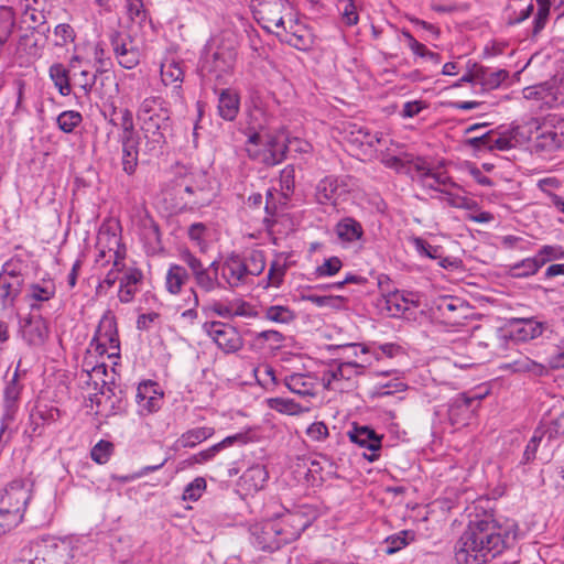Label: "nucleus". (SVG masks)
Returning a JSON list of instances; mask_svg holds the SVG:
<instances>
[{
	"label": "nucleus",
	"instance_id": "obj_1",
	"mask_svg": "<svg viewBox=\"0 0 564 564\" xmlns=\"http://www.w3.org/2000/svg\"><path fill=\"white\" fill-rule=\"evenodd\" d=\"M509 533L491 517L469 522L455 544L457 564H486L508 546Z\"/></svg>",
	"mask_w": 564,
	"mask_h": 564
},
{
	"label": "nucleus",
	"instance_id": "obj_2",
	"mask_svg": "<svg viewBox=\"0 0 564 564\" xmlns=\"http://www.w3.org/2000/svg\"><path fill=\"white\" fill-rule=\"evenodd\" d=\"M31 499L30 485L21 479L11 481L0 491V517H7L9 523H19L29 500Z\"/></svg>",
	"mask_w": 564,
	"mask_h": 564
},
{
	"label": "nucleus",
	"instance_id": "obj_3",
	"mask_svg": "<svg viewBox=\"0 0 564 564\" xmlns=\"http://www.w3.org/2000/svg\"><path fill=\"white\" fill-rule=\"evenodd\" d=\"M288 151L286 139L252 133L248 138L247 152L250 158L260 160L268 166L281 163Z\"/></svg>",
	"mask_w": 564,
	"mask_h": 564
},
{
	"label": "nucleus",
	"instance_id": "obj_4",
	"mask_svg": "<svg viewBox=\"0 0 564 564\" xmlns=\"http://www.w3.org/2000/svg\"><path fill=\"white\" fill-rule=\"evenodd\" d=\"M250 9L257 22L269 32L283 28L293 11L289 0H250Z\"/></svg>",
	"mask_w": 564,
	"mask_h": 564
},
{
	"label": "nucleus",
	"instance_id": "obj_5",
	"mask_svg": "<svg viewBox=\"0 0 564 564\" xmlns=\"http://www.w3.org/2000/svg\"><path fill=\"white\" fill-rule=\"evenodd\" d=\"M89 347L100 356L105 354H107L109 358L120 356V339L117 321L115 315L110 312H107L101 317Z\"/></svg>",
	"mask_w": 564,
	"mask_h": 564
},
{
	"label": "nucleus",
	"instance_id": "obj_6",
	"mask_svg": "<svg viewBox=\"0 0 564 564\" xmlns=\"http://www.w3.org/2000/svg\"><path fill=\"white\" fill-rule=\"evenodd\" d=\"M314 520L313 512H306V508H299L286 511L280 518L274 520L278 524L282 541L289 544L300 538L301 533L311 525Z\"/></svg>",
	"mask_w": 564,
	"mask_h": 564
},
{
	"label": "nucleus",
	"instance_id": "obj_7",
	"mask_svg": "<svg viewBox=\"0 0 564 564\" xmlns=\"http://www.w3.org/2000/svg\"><path fill=\"white\" fill-rule=\"evenodd\" d=\"M109 41L120 66L132 69L139 65L141 51L129 33L113 30L109 35Z\"/></svg>",
	"mask_w": 564,
	"mask_h": 564
},
{
	"label": "nucleus",
	"instance_id": "obj_8",
	"mask_svg": "<svg viewBox=\"0 0 564 564\" xmlns=\"http://www.w3.org/2000/svg\"><path fill=\"white\" fill-rule=\"evenodd\" d=\"M204 332L226 354L236 352L243 346L242 337L236 327L223 322H206Z\"/></svg>",
	"mask_w": 564,
	"mask_h": 564
},
{
	"label": "nucleus",
	"instance_id": "obj_9",
	"mask_svg": "<svg viewBox=\"0 0 564 564\" xmlns=\"http://www.w3.org/2000/svg\"><path fill=\"white\" fill-rule=\"evenodd\" d=\"M536 130V149L551 152L564 145V120L561 117L547 116Z\"/></svg>",
	"mask_w": 564,
	"mask_h": 564
},
{
	"label": "nucleus",
	"instance_id": "obj_10",
	"mask_svg": "<svg viewBox=\"0 0 564 564\" xmlns=\"http://www.w3.org/2000/svg\"><path fill=\"white\" fill-rule=\"evenodd\" d=\"M249 531L251 544L260 551L272 553L285 545L274 520L254 523Z\"/></svg>",
	"mask_w": 564,
	"mask_h": 564
},
{
	"label": "nucleus",
	"instance_id": "obj_11",
	"mask_svg": "<svg viewBox=\"0 0 564 564\" xmlns=\"http://www.w3.org/2000/svg\"><path fill=\"white\" fill-rule=\"evenodd\" d=\"M140 128L147 140L145 147L150 152L160 151L165 144V131L170 127V112L149 116L140 119Z\"/></svg>",
	"mask_w": 564,
	"mask_h": 564
},
{
	"label": "nucleus",
	"instance_id": "obj_12",
	"mask_svg": "<svg viewBox=\"0 0 564 564\" xmlns=\"http://www.w3.org/2000/svg\"><path fill=\"white\" fill-rule=\"evenodd\" d=\"M20 334L30 347L43 346L50 337V326L41 314L31 312L20 318Z\"/></svg>",
	"mask_w": 564,
	"mask_h": 564
},
{
	"label": "nucleus",
	"instance_id": "obj_13",
	"mask_svg": "<svg viewBox=\"0 0 564 564\" xmlns=\"http://www.w3.org/2000/svg\"><path fill=\"white\" fill-rule=\"evenodd\" d=\"M276 30L275 34L281 42L288 43L297 50L305 51L313 43L312 33L307 26L297 19H293L292 15L284 21L283 28Z\"/></svg>",
	"mask_w": 564,
	"mask_h": 564
},
{
	"label": "nucleus",
	"instance_id": "obj_14",
	"mask_svg": "<svg viewBox=\"0 0 564 564\" xmlns=\"http://www.w3.org/2000/svg\"><path fill=\"white\" fill-rule=\"evenodd\" d=\"M96 249L98 250L96 263L101 267L110 263L113 254L120 256V252L126 250L121 242V236L111 230L110 227L105 226L98 232Z\"/></svg>",
	"mask_w": 564,
	"mask_h": 564
},
{
	"label": "nucleus",
	"instance_id": "obj_15",
	"mask_svg": "<svg viewBox=\"0 0 564 564\" xmlns=\"http://www.w3.org/2000/svg\"><path fill=\"white\" fill-rule=\"evenodd\" d=\"M141 414H151L161 409L163 392L154 381H143L138 386L135 395Z\"/></svg>",
	"mask_w": 564,
	"mask_h": 564
},
{
	"label": "nucleus",
	"instance_id": "obj_16",
	"mask_svg": "<svg viewBox=\"0 0 564 564\" xmlns=\"http://www.w3.org/2000/svg\"><path fill=\"white\" fill-rule=\"evenodd\" d=\"M221 276L230 288H238L247 283L248 269L245 259L239 254H229L221 263Z\"/></svg>",
	"mask_w": 564,
	"mask_h": 564
},
{
	"label": "nucleus",
	"instance_id": "obj_17",
	"mask_svg": "<svg viewBox=\"0 0 564 564\" xmlns=\"http://www.w3.org/2000/svg\"><path fill=\"white\" fill-rule=\"evenodd\" d=\"M235 56L236 54L231 50H218L213 53L210 58L204 61L203 69L214 74L216 79H223L232 69Z\"/></svg>",
	"mask_w": 564,
	"mask_h": 564
},
{
	"label": "nucleus",
	"instance_id": "obj_18",
	"mask_svg": "<svg viewBox=\"0 0 564 564\" xmlns=\"http://www.w3.org/2000/svg\"><path fill=\"white\" fill-rule=\"evenodd\" d=\"M143 280V272L135 267H129L119 280L118 300L122 304L131 303L138 293V284Z\"/></svg>",
	"mask_w": 564,
	"mask_h": 564
},
{
	"label": "nucleus",
	"instance_id": "obj_19",
	"mask_svg": "<svg viewBox=\"0 0 564 564\" xmlns=\"http://www.w3.org/2000/svg\"><path fill=\"white\" fill-rule=\"evenodd\" d=\"M348 436L352 443L372 452L371 455L366 456L369 462H373L378 458L375 452L381 447V437L372 429L354 425L352 430L348 432Z\"/></svg>",
	"mask_w": 564,
	"mask_h": 564
},
{
	"label": "nucleus",
	"instance_id": "obj_20",
	"mask_svg": "<svg viewBox=\"0 0 564 564\" xmlns=\"http://www.w3.org/2000/svg\"><path fill=\"white\" fill-rule=\"evenodd\" d=\"M236 443L246 444L247 443L246 434L238 433V434H235L231 436H227L219 443L214 444L213 446L192 455L188 459L185 460V463H187L188 466H193L195 464H205V463L214 459L215 456L220 451H223Z\"/></svg>",
	"mask_w": 564,
	"mask_h": 564
},
{
	"label": "nucleus",
	"instance_id": "obj_21",
	"mask_svg": "<svg viewBox=\"0 0 564 564\" xmlns=\"http://www.w3.org/2000/svg\"><path fill=\"white\" fill-rule=\"evenodd\" d=\"M345 139L357 147L368 145L375 148L376 144H380L383 140L381 132L371 133L370 130L357 123H349L345 129Z\"/></svg>",
	"mask_w": 564,
	"mask_h": 564
},
{
	"label": "nucleus",
	"instance_id": "obj_22",
	"mask_svg": "<svg viewBox=\"0 0 564 564\" xmlns=\"http://www.w3.org/2000/svg\"><path fill=\"white\" fill-rule=\"evenodd\" d=\"M37 553L41 555L35 564H68L70 551L65 543H46L39 545Z\"/></svg>",
	"mask_w": 564,
	"mask_h": 564
},
{
	"label": "nucleus",
	"instance_id": "obj_23",
	"mask_svg": "<svg viewBox=\"0 0 564 564\" xmlns=\"http://www.w3.org/2000/svg\"><path fill=\"white\" fill-rule=\"evenodd\" d=\"M105 383V381L102 380ZM91 401L96 404V414L105 417L117 414L122 411V400L115 398V393L110 387H102L99 394H95Z\"/></svg>",
	"mask_w": 564,
	"mask_h": 564
},
{
	"label": "nucleus",
	"instance_id": "obj_24",
	"mask_svg": "<svg viewBox=\"0 0 564 564\" xmlns=\"http://www.w3.org/2000/svg\"><path fill=\"white\" fill-rule=\"evenodd\" d=\"M510 326L511 337L520 341L534 339L543 333V324L533 318H513Z\"/></svg>",
	"mask_w": 564,
	"mask_h": 564
},
{
	"label": "nucleus",
	"instance_id": "obj_25",
	"mask_svg": "<svg viewBox=\"0 0 564 564\" xmlns=\"http://www.w3.org/2000/svg\"><path fill=\"white\" fill-rule=\"evenodd\" d=\"M56 294V285L53 280H42L41 283H32L29 286L28 299L31 301V312L40 311L42 302H48Z\"/></svg>",
	"mask_w": 564,
	"mask_h": 564
},
{
	"label": "nucleus",
	"instance_id": "obj_26",
	"mask_svg": "<svg viewBox=\"0 0 564 564\" xmlns=\"http://www.w3.org/2000/svg\"><path fill=\"white\" fill-rule=\"evenodd\" d=\"M335 232L343 242L352 243L364 237L362 225L352 217L341 218L335 226Z\"/></svg>",
	"mask_w": 564,
	"mask_h": 564
},
{
	"label": "nucleus",
	"instance_id": "obj_27",
	"mask_svg": "<svg viewBox=\"0 0 564 564\" xmlns=\"http://www.w3.org/2000/svg\"><path fill=\"white\" fill-rule=\"evenodd\" d=\"M215 434V429L212 426H199L187 430L175 442V448H193L196 445L205 442Z\"/></svg>",
	"mask_w": 564,
	"mask_h": 564
},
{
	"label": "nucleus",
	"instance_id": "obj_28",
	"mask_svg": "<svg viewBox=\"0 0 564 564\" xmlns=\"http://www.w3.org/2000/svg\"><path fill=\"white\" fill-rule=\"evenodd\" d=\"M269 474L263 465H253L241 476V486L247 491H259L264 488Z\"/></svg>",
	"mask_w": 564,
	"mask_h": 564
},
{
	"label": "nucleus",
	"instance_id": "obj_29",
	"mask_svg": "<svg viewBox=\"0 0 564 564\" xmlns=\"http://www.w3.org/2000/svg\"><path fill=\"white\" fill-rule=\"evenodd\" d=\"M161 78L165 86L171 85L180 91L184 79L181 62L174 58H165L161 64Z\"/></svg>",
	"mask_w": 564,
	"mask_h": 564
},
{
	"label": "nucleus",
	"instance_id": "obj_30",
	"mask_svg": "<svg viewBox=\"0 0 564 564\" xmlns=\"http://www.w3.org/2000/svg\"><path fill=\"white\" fill-rule=\"evenodd\" d=\"M508 76L509 73L506 69L491 70L480 65L476 67L477 84L480 85L484 90L498 88Z\"/></svg>",
	"mask_w": 564,
	"mask_h": 564
},
{
	"label": "nucleus",
	"instance_id": "obj_31",
	"mask_svg": "<svg viewBox=\"0 0 564 564\" xmlns=\"http://www.w3.org/2000/svg\"><path fill=\"white\" fill-rule=\"evenodd\" d=\"M21 291L22 281H10L0 273V305L2 310L13 307Z\"/></svg>",
	"mask_w": 564,
	"mask_h": 564
},
{
	"label": "nucleus",
	"instance_id": "obj_32",
	"mask_svg": "<svg viewBox=\"0 0 564 564\" xmlns=\"http://www.w3.org/2000/svg\"><path fill=\"white\" fill-rule=\"evenodd\" d=\"M479 401L480 398L478 397H469L466 393L458 394L449 404V419L456 423H459L458 417H467L473 412L474 405L479 403Z\"/></svg>",
	"mask_w": 564,
	"mask_h": 564
},
{
	"label": "nucleus",
	"instance_id": "obj_33",
	"mask_svg": "<svg viewBox=\"0 0 564 564\" xmlns=\"http://www.w3.org/2000/svg\"><path fill=\"white\" fill-rule=\"evenodd\" d=\"M286 388L299 395H315L314 380L303 373H292L284 378Z\"/></svg>",
	"mask_w": 564,
	"mask_h": 564
},
{
	"label": "nucleus",
	"instance_id": "obj_34",
	"mask_svg": "<svg viewBox=\"0 0 564 564\" xmlns=\"http://www.w3.org/2000/svg\"><path fill=\"white\" fill-rule=\"evenodd\" d=\"M528 90H530V94L525 95V97L534 96L536 99L543 100L550 107L564 102V91L560 87L543 84L531 89L529 88Z\"/></svg>",
	"mask_w": 564,
	"mask_h": 564
},
{
	"label": "nucleus",
	"instance_id": "obj_35",
	"mask_svg": "<svg viewBox=\"0 0 564 564\" xmlns=\"http://www.w3.org/2000/svg\"><path fill=\"white\" fill-rule=\"evenodd\" d=\"M189 280L187 270L180 264H171L165 275V288L169 293L176 295Z\"/></svg>",
	"mask_w": 564,
	"mask_h": 564
},
{
	"label": "nucleus",
	"instance_id": "obj_36",
	"mask_svg": "<svg viewBox=\"0 0 564 564\" xmlns=\"http://www.w3.org/2000/svg\"><path fill=\"white\" fill-rule=\"evenodd\" d=\"M239 110V97L236 93L224 89L218 99V112L219 116L228 121L234 120Z\"/></svg>",
	"mask_w": 564,
	"mask_h": 564
},
{
	"label": "nucleus",
	"instance_id": "obj_37",
	"mask_svg": "<svg viewBox=\"0 0 564 564\" xmlns=\"http://www.w3.org/2000/svg\"><path fill=\"white\" fill-rule=\"evenodd\" d=\"M501 368L514 373H531L536 377L543 376L546 371L545 367L542 364H539L527 356H521L511 362H507Z\"/></svg>",
	"mask_w": 564,
	"mask_h": 564
},
{
	"label": "nucleus",
	"instance_id": "obj_38",
	"mask_svg": "<svg viewBox=\"0 0 564 564\" xmlns=\"http://www.w3.org/2000/svg\"><path fill=\"white\" fill-rule=\"evenodd\" d=\"M48 75L62 96L70 95L69 70L62 63L51 65Z\"/></svg>",
	"mask_w": 564,
	"mask_h": 564
},
{
	"label": "nucleus",
	"instance_id": "obj_39",
	"mask_svg": "<svg viewBox=\"0 0 564 564\" xmlns=\"http://www.w3.org/2000/svg\"><path fill=\"white\" fill-rule=\"evenodd\" d=\"M382 310H386L389 316L397 317L409 310V300L400 291L390 292L383 296Z\"/></svg>",
	"mask_w": 564,
	"mask_h": 564
},
{
	"label": "nucleus",
	"instance_id": "obj_40",
	"mask_svg": "<svg viewBox=\"0 0 564 564\" xmlns=\"http://www.w3.org/2000/svg\"><path fill=\"white\" fill-rule=\"evenodd\" d=\"M338 180L334 176L324 177L316 187L318 203L326 204L338 196Z\"/></svg>",
	"mask_w": 564,
	"mask_h": 564
},
{
	"label": "nucleus",
	"instance_id": "obj_41",
	"mask_svg": "<svg viewBox=\"0 0 564 564\" xmlns=\"http://www.w3.org/2000/svg\"><path fill=\"white\" fill-rule=\"evenodd\" d=\"M165 112L170 111L164 107L163 99L161 97L151 96L144 98L140 104L137 111V118L140 120L149 116H156Z\"/></svg>",
	"mask_w": 564,
	"mask_h": 564
},
{
	"label": "nucleus",
	"instance_id": "obj_42",
	"mask_svg": "<svg viewBox=\"0 0 564 564\" xmlns=\"http://www.w3.org/2000/svg\"><path fill=\"white\" fill-rule=\"evenodd\" d=\"M267 405L279 413L288 415H297L305 410L292 399L286 398H269L267 399Z\"/></svg>",
	"mask_w": 564,
	"mask_h": 564
},
{
	"label": "nucleus",
	"instance_id": "obj_43",
	"mask_svg": "<svg viewBox=\"0 0 564 564\" xmlns=\"http://www.w3.org/2000/svg\"><path fill=\"white\" fill-rule=\"evenodd\" d=\"M295 317V313L285 305H271L264 311V318L273 323L290 324Z\"/></svg>",
	"mask_w": 564,
	"mask_h": 564
},
{
	"label": "nucleus",
	"instance_id": "obj_44",
	"mask_svg": "<svg viewBox=\"0 0 564 564\" xmlns=\"http://www.w3.org/2000/svg\"><path fill=\"white\" fill-rule=\"evenodd\" d=\"M543 267V261H538L536 257L527 258L511 267V273L516 278L530 276Z\"/></svg>",
	"mask_w": 564,
	"mask_h": 564
},
{
	"label": "nucleus",
	"instance_id": "obj_45",
	"mask_svg": "<svg viewBox=\"0 0 564 564\" xmlns=\"http://www.w3.org/2000/svg\"><path fill=\"white\" fill-rule=\"evenodd\" d=\"M82 121L83 116L75 110L63 111L57 117V126L65 133H72Z\"/></svg>",
	"mask_w": 564,
	"mask_h": 564
},
{
	"label": "nucleus",
	"instance_id": "obj_46",
	"mask_svg": "<svg viewBox=\"0 0 564 564\" xmlns=\"http://www.w3.org/2000/svg\"><path fill=\"white\" fill-rule=\"evenodd\" d=\"M404 173L420 182L421 177L431 176V167L424 159L416 158L415 160L406 161Z\"/></svg>",
	"mask_w": 564,
	"mask_h": 564
},
{
	"label": "nucleus",
	"instance_id": "obj_47",
	"mask_svg": "<svg viewBox=\"0 0 564 564\" xmlns=\"http://www.w3.org/2000/svg\"><path fill=\"white\" fill-rule=\"evenodd\" d=\"M198 288L205 292H212L217 289L220 283L218 276L212 274L208 269L204 268L193 275Z\"/></svg>",
	"mask_w": 564,
	"mask_h": 564
},
{
	"label": "nucleus",
	"instance_id": "obj_48",
	"mask_svg": "<svg viewBox=\"0 0 564 564\" xmlns=\"http://www.w3.org/2000/svg\"><path fill=\"white\" fill-rule=\"evenodd\" d=\"M142 236L147 243L153 248L161 245V230L156 221L153 218H147L143 220Z\"/></svg>",
	"mask_w": 564,
	"mask_h": 564
},
{
	"label": "nucleus",
	"instance_id": "obj_49",
	"mask_svg": "<svg viewBox=\"0 0 564 564\" xmlns=\"http://www.w3.org/2000/svg\"><path fill=\"white\" fill-rule=\"evenodd\" d=\"M113 452V444L109 441L100 440L90 451V457L97 464H106Z\"/></svg>",
	"mask_w": 564,
	"mask_h": 564
},
{
	"label": "nucleus",
	"instance_id": "obj_50",
	"mask_svg": "<svg viewBox=\"0 0 564 564\" xmlns=\"http://www.w3.org/2000/svg\"><path fill=\"white\" fill-rule=\"evenodd\" d=\"M343 262L338 257H330L315 269L314 274L316 278L333 276L339 272Z\"/></svg>",
	"mask_w": 564,
	"mask_h": 564
},
{
	"label": "nucleus",
	"instance_id": "obj_51",
	"mask_svg": "<svg viewBox=\"0 0 564 564\" xmlns=\"http://www.w3.org/2000/svg\"><path fill=\"white\" fill-rule=\"evenodd\" d=\"M302 300L311 302L318 307L329 306L333 308H339L345 301L343 296H322L316 294L302 295Z\"/></svg>",
	"mask_w": 564,
	"mask_h": 564
},
{
	"label": "nucleus",
	"instance_id": "obj_52",
	"mask_svg": "<svg viewBox=\"0 0 564 564\" xmlns=\"http://www.w3.org/2000/svg\"><path fill=\"white\" fill-rule=\"evenodd\" d=\"M122 149V169L128 175H132L138 166L139 147Z\"/></svg>",
	"mask_w": 564,
	"mask_h": 564
},
{
	"label": "nucleus",
	"instance_id": "obj_53",
	"mask_svg": "<svg viewBox=\"0 0 564 564\" xmlns=\"http://www.w3.org/2000/svg\"><path fill=\"white\" fill-rule=\"evenodd\" d=\"M245 265L248 269V278L262 273L265 268V261L262 252L252 251L250 256L245 259Z\"/></svg>",
	"mask_w": 564,
	"mask_h": 564
},
{
	"label": "nucleus",
	"instance_id": "obj_54",
	"mask_svg": "<svg viewBox=\"0 0 564 564\" xmlns=\"http://www.w3.org/2000/svg\"><path fill=\"white\" fill-rule=\"evenodd\" d=\"M364 367L357 362L348 361L340 364L333 372L335 380H349L352 376L361 373Z\"/></svg>",
	"mask_w": 564,
	"mask_h": 564
},
{
	"label": "nucleus",
	"instance_id": "obj_55",
	"mask_svg": "<svg viewBox=\"0 0 564 564\" xmlns=\"http://www.w3.org/2000/svg\"><path fill=\"white\" fill-rule=\"evenodd\" d=\"M126 9L131 21L140 24L147 21L148 13L142 0H126Z\"/></svg>",
	"mask_w": 564,
	"mask_h": 564
},
{
	"label": "nucleus",
	"instance_id": "obj_56",
	"mask_svg": "<svg viewBox=\"0 0 564 564\" xmlns=\"http://www.w3.org/2000/svg\"><path fill=\"white\" fill-rule=\"evenodd\" d=\"M61 416V412L55 406L40 405L35 409V412L31 414V420L34 421L39 417L43 424H50L56 422Z\"/></svg>",
	"mask_w": 564,
	"mask_h": 564
},
{
	"label": "nucleus",
	"instance_id": "obj_57",
	"mask_svg": "<svg viewBox=\"0 0 564 564\" xmlns=\"http://www.w3.org/2000/svg\"><path fill=\"white\" fill-rule=\"evenodd\" d=\"M97 75L89 70H82L79 74L74 75V83L82 90L84 96L88 97L93 87L96 84Z\"/></svg>",
	"mask_w": 564,
	"mask_h": 564
},
{
	"label": "nucleus",
	"instance_id": "obj_58",
	"mask_svg": "<svg viewBox=\"0 0 564 564\" xmlns=\"http://www.w3.org/2000/svg\"><path fill=\"white\" fill-rule=\"evenodd\" d=\"M288 267L285 262H281L280 260H274L270 264V269L268 272V280L271 285L279 288L284 279Z\"/></svg>",
	"mask_w": 564,
	"mask_h": 564
},
{
	"label": "nucleus",
	"instance_id": "obj_59",
	"mask_svg": "<svg viewBox=\"0 0 564 564\" xmlns=\"http://www.w3.org/2000/svg\"><path fill=\"white\" fill-rule=\"evenodd\" d=\"M205 489L206 480L202 477H197L185 487V490L183 492V499L196 501L200 498Z\"/></svg>",
	"mask_w": 564,
	"mask_h": 564
},
{
	"label": "nucleus",
	"instance_id": "obj_60",
	"mask_svg": "<svg viewBox=\"0 0 564 564\" xmlns=\"http://www.w3.org/2000/svg\"><path fill=\"white\" fill-rule=\"evenodd\" d=\"M280 184L285 197H288L293 192L295 185V169L293 165H288L281 171Z\"/></svg>",
	"mask_w": 564,
	"mask_h": 564
},
{
	"label": "nucleus",
	"instance_id": "obj_61",
	"mask_svg": "<svg viewBox=\"0 0 564 564\" xmlns=\"http://www.w3.org/2000/svg\"><path fill=\"white\" fill-rule=\"evenodd\" d=\"M54 34L56 36L55 45L64 46L75 40L74 29L66 23H61L55 26Z\"/></svg>",
	"mask_w": 564,
	"mask_h": 564
},
{
	"label": "nucleus",
	"instance_id": "obj_62",
	"mask_svg": "<svg viewBox=\"0 0 564 564\" xmlns=\"http://www.w3.org/2000/svg\"><path fill=\"white\" fill-rule=\"evenodd\" d=\"M409 531H401L399 534L391 535L386 539L388 554H393L404 547L408 542Z\"/></svg>",
	"mask_w": 564,
	"mask_h": 564
},
{
	"label": "nucleus",
	"instance_id": "obj_63",
	"mask_svg": "<svg viewBox=\"0 0 564 564\" xmlns=\"http://www.w3.org/2000/svg\"><path fill=\"white\" fill-rule=\"evenodd\" d=\"M413 243L415 246L416 251L420 254H423L431 259H438L441 258V249L437 246L430 245L426 240L423 238L416 237L413 239Z\"/></svg>",
	"mask_w": 564,
	"mask_h": 564
},
{
	"label": "nucleus",
	"instance_id": "obj_64",
	"mask_svg": "<svg viewBox=\"0 0 564 564\" xmlns=\"http://www.w3.org/2000/svg\"><path fill=\"white\" fill-rule=\"evenodd\" d=\"M458 308H463V304L458 299L455 297L443 299L437 305V310L441 312L442 316L448 319L454 318L453 313Z\"/></svg>",
	"mask_w": 564,
	"mask_h": 564
}]
</instances>
